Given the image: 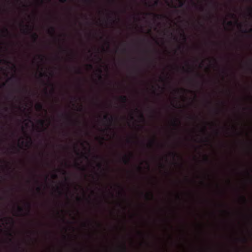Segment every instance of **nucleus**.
<instances>
[{"label":"nucleus","mask_w":252,"mask_h":252,"mask_svg":"<svg viewBox=\"0 0 252 252\" xmlns=\"http://www.w3.org/2000/svg\"><path fill=\"white\" fill-rule=\"evenodd\" d=\"M189 72H193V70L192 69H191L190 68H189Z\"/></svg>","instance_id":"53"},{"label":"nucleus","mask_w":252,"mask_h":252,"mask_svg":"<svg viewBox=\"0 0 252 252\" xmlns=\"http://www.w3.org/2000/svg\"><path fill=\"white\" fill-rule=\"evenodd\" d=\"M181 48V46H179L178 47V49H180Z\"/></svg>","instance_id":"64"},{"label":"nucleus","mask_w":252,"mask_h":252,"mask_svg":"<svg viewBox=\"0 0 252 252\" xmlns=\"http://www.w3.org/2000/svg\"><path fill=\"white\" fill-rule=\"evenodd\" d=\"M97 167H98L99 168H101V167H102V165H101V163H98V164H97Z\"/></svg>","instance_id":"41"},{"label":"nucleus","mask_w":252,"mask_h":252,"mask_svg":"<svg viewBox=\"0 0 252 252\" xmlns=\"http://www.w3.org/2000/svg\"><path fill=\"white\" fill-rule=\"evenodd\" d=\"M203 130L204 132H205V131H206L205 127H204V128H203Z\"/></svg>","instance_id":"55"},{"label":"nucleus","mask_w":252,"mask_h":252,"mask_svg":"<svg viewBox=\"0 0 252 252\" xmlns=\"http://www.w3.org/2000/svg\"><path fill=\"white\" fill-rule=\"evenodd\" d=\"M38 124L41 126H42V127L44 126L45 125V121L43 120H39L38 121Z\"/></svg>","instance_id":"17"},{"label":"nucleus","mask_w":252,"mask_h":252,"mask_svg":"<svg viewBox=\"0 0 252 252\" xmlns=\"http://www.w3.org/2000/svg\"><path fill=\"white\" fill-rule=\"evenodd\" d=\"M16 79L18 80H19L20 79L16 75H13L11 78L9 79V80H12V79Z\"/></svg>","instance_id":"20"},{"label":"nucleus","mask_w":252,"mask_h":252,"mask_svg":"<svg viewBox=\"0 0 252 252\" xmlns=\"http://www.w3.org/2000/svg\"><path fill=\"white\" fill-rule=\"evenodd\" d=\"M138 168H139V170H141V167L140 166H139V167H138Z\"/></svg>","instance_id":"60"},{"label":"nucleus","mask_w":252,"mask_h":252,"mask_svg":"<svg viewBox=\"0 0 252 252\" xmlns=\"http://www.w3.org/2000/svg\"><path fill=\"white\" fill-rule=\"evenodd\" d=\"M158 1H157H157H156L155 2V5H158Z\"/></svg>","instance_id":"49"},{"label":"nucleus","mask_w":252,"mask_h":252,"mask_svg":"<svg viewBox=\"0 0 252 252\" xmlns=\"http://www.w3.org/2000/svg\"><path fill=\"white\" fill-rule=\"evenodd\" d=\"M2 32L6 34H9V32L8 29L6 28H5L4 30L2 31Z\"/></svg>","instance_id":"19"},{"label":"nucleus","mask_w":252,"mask_h":252,"mask_svg":"<svg viewBox=\"0 0 252 252\" xmlns=\"http://www.w3.org/2000/svg\"><path fill=\"white\" fill-rule=\"evenodd\" d=\"M181 36H182V37L183 38V40L185 41L187 40V37L184 33H182V34H181Z\"/></svg>","instance_id":"21"},{"label":"nucleus","mask_w":252,"mask_h":252,"mask_svg":"<svg viewBox=\"0 0 252 252\" xmlns=\"http://www.w3.org/2000/svg\"><path fill=\"white\" fill-rule=\"evenodd\" d=\"M87 66L90 69H92L93 68V65L91 64H87Z\"/></svg>","instance_id":"40"},{"label":"nucleus","mask_w":252,"mask_h":252,"mask_svg":"<svg viewBox=\"0 0 252 252\" xmlns=\"http://www.w3.org/2000/svg\"><path fill=\"white\" fill-rule=\"evenodd\" d=\"M50 85L52 87V91H51V93L53 94V93H54L55 92V89H54V84L53 83H50Z\"/></svg>","instance_id":"25"},{"label":"nucleus","mask_w":252,"mask_h":252,"mask_svg":"<svg viewBox=\"0 0 252 252\" xmlns=\"http://www.w3.org/2000/svg\"><path fill=\"white\" fill-rule=\"evenodd\" d=\"M193 4L194 6H197V5H196V4L194 2H193Z\"/></svg>","instance_id":"58"},{"label":"nucleus","mask_w":252,"mask_h":252,"mask_svg":"<svg viewBox=\"0 0 252 252\" xmlns=\"http://www.w3.org/2000/svg\"><path fill=\"white\" fill-rule=\"evenodd\" d=\"M76 73L79 74H81L82 72L81 69L79 68H76Z\"/></svg>","instance_id":"24"},{"label":"nucleus","mask_w":252,"mask_h":252,"mask_svg":"<svg viewBox=\"0 0 252 252\" xmlns=\"http://www.w3.org/2000/svg\"><path fill=\"white\" fill-rule=\"evenodd\" d=\"M57 177H58V176L56 174H54L52 175V178L53 179H56V178H57Z\"/></svg>","instance_id":"35"},{"label":"nucleus","mask_w":252,"mask_h":252,"mask_svg":"<svg viewBox=\"0 0 252 252\" xmlns=\"http://www.w3.org/2000/svg\"><path fill=\"white\" fill-rule=\"evenodd\" d=\"M62 116H64L65 117V118L66 119V120L69 122H72V120L70 118V117L67 115V114H62Z\"/></svg>","instance_id":"13"},{"label":"nucleus","mask_w":252,"mask_h":252,"mask_svg":"<svg viewBox=\"0 0 252 252\" xmlns=\"http://www.w3.org/2000/svg\"><path fill=\"white\" fill-rule=\"evenodd\" d=\"M98 76L99 79L101 80L102 76H101V74L102 73V70L101 69H98Z\"/></svg>","instance_id":"18"},{"label":"nucleus","mask_w":252,"mask_h":252,"mask_svg":"<svg viewBox=\"0 0 252 252\" xmlns=\"http://www.w3.org/2000/svg\"><path fill=\"white\" fill-rule=\"evenodd\" d=\"M244 241L246 242L247 241L246 239V238H244Z\"/></svg>","instance_id":"59"},{"label":"nucleus","mask_w":252,"mask_h":252,"mask_svg":"<svg viewBox=\"0 0 252 252\" xmlns=\"http://www.w3.org/2000/svg\"><path fill=\"white\" fill-rule=\"evenodd\" d=\"M23 27H25L26 28L22 30V33L25 34H27L32 33V27L29 25H21Z\"/></svg>","instance_id":"1"},{"label":"nucleus","mask_w":252,"mask_h":252,"mask_svg":"<svg viewBox=\"0 0 252 252\" xmlns=\"http://www.w3.org/2000/svg\"><path fill=\"white\" fill-rule=\"evenodd\" d=\"M36 190L39 192H40L41 191V188L40 187H37L36 188Z\"/></svg>","instance_id":"31"},{"label":"nucleus","mask_w":252,"mask_h":252,"mask_svg":"<svg viewBox=\"0 0 252 252\" xmlns=\"http://www.w3.org/2000/svg\"><path fill=\"white\" fill-rule=\"evenodd\" d=\"M181 90H182V91H186V90H185V89H183V88H182V89H181Z\"/></svg>","instance_id":"54"},{"label":"nucleus","mask_w":252,"mask_h":252,"mask_svg":"<svg viewBox=\"0 0 252 252\" xmlns=\"http://www.w3.org/2000/svg\"><path fill=\"white\" fill-rule=\"evenodd\" d=\"M8 235H9V236H10V237H11V236H12V233H11L9 232V233H8Z\"/></svg>","instance_id":"50"},{"label":"nucleus","mask_w":252,"mask_h":252,"mask_svg":"<svg viewBox=\"0 0 252 252\" xmlns=\"http://www.w3.org/2000/svg\"><path fill=\"white\" fill-rule=\"evenodd\" d=\"M131 119L132 120H133V117L131 116Z\"/></svg>","instance_id":"62"},{"label":"nucleus","mask_w":252,"mask_h":252,"mask_svg":"<svg viewBox=\"0 0 252 252\" xmlns=\"http://www.w3.org/2000/svg\"><path fill=\"white\" fill-rule=\"evenodd\" d=\"M75 166H76V167H77V168H78L80 170H81L82 171L85 170V168L84 167H80V164L77 162L75 163Z\"/></svg>","instance_id":"15"},{"label":"nucleus","mask_w":252,"mask_h":252,"mask_svg":"<svg viewBox=\"0 0 252 252\" xmlns=\"http://www.w3.org/2000/svg\"><path fill=\"white\" fill-rule=\"evenodd\" d=\"M101 140H104V137H101Z\"/></svg>","instance_id":"61"},{"label":"nucleus","mask_w":252,"mask_h":252,"mask_svg":"<svg viewBox=\"0 0 252 252\" xmlns=\"http://www.w3.org/2000/svg\"><path fill=\"white\" fill-rule=\"evenodd\" d=\"M171 34L172 35V36H173V39L176 40V41H177V37H176L175 36L173 35V33H171Z\"/></svg>","instance_id":"39"},{"label":"nucleus","mask_w":252,"mask_h":252,"mask_svg":"<svg viewBox=\"0 0 252 252\" xmlns=\"http://www.w3.org/2000/svg\"><path fill=\"white\" fill-rule=\"evenodd\" d=\"M147 14H148V15H153L156 19H161L162 18L164 17V16L163 15H161V14H154L153 13H147Z\"/></svg>","instance_id":"4"},{"label":"nucleus","mask_w":252,"mask_h":252,"mask_svg":"<svg viewBox=\"0 0 252 252\" xmlns=\"http://www.w3.org/2000/svg\"><path fill=\"white\" fill-rule=\"evenodd\" d=\"M62 3H65L67 1V0H59Z\"/></svg>","instance_id":"42"},{"label":"nucleus","mask_w":252,"mask_h":252,"mask_svg":"<svg viewBox=\"0 0 252 252\" xmlns=\"http://www.w3.org/2000/svg\"><path fill=\"white\" fill-rule=\"evenodd\" d=\"M85 3H91L92 2V0H83Z\"/></svg>","instance_id":"33"},{"label":"nucleus","mask_w":252,"mask_h":252,"mask_svg":"<svg viewBox=\"0 0 252 252\" xmlns=\"http://www.w3.org/2000/svg\"><path fill=\"white\" fill-rule=\"evenodd\" d=\"M62 171H63V175H66V172L65 170H63Z\"/></svg>","instance_id":"45"},{"label":"nucleus","mask_w":252,"mask_h":252,"mask_svg":"<svg viewBox=\"0 0 252 252\" xmlns=\"http://www.w3.org/2000/svg\"><path fill=\"white\" fill-rule=\"evenodd\" d=\"M127 142L128 143H130V140H129V139H128V140H127Z\"/></svg>","instance_id":"56"},{"label":"nucleus","mask_w":252,"mask_h":252,"mask_svg":"<svg viewBox=\"0 0 252 252\" xmlns=\"http://www.w3.org/2000/svg\"><path fill=\"white\" fill-rule=\"evenodd\" d=\"M133 156L132 153L130 154L129 156L125 155V156L123 158L122 160L124 164H128L130 162V157Z\"/></svg>","instance_id":"2"},{"label":"nucleus","mask_w":252,"mask_h":252,"mask_svg":"<svg viewBox=\"0 0 252 252\" xmlns=\"http://www.w3.org/2000/svg\"><path fill=\"white\" fill-rule=\"evenodd\" d=\"M82 156L86 159H88V157L86 156L85 154H83Z\"/></svg>","instance_id":"46"},{"label":"nucleus","mask_w":252,"mask_h":252,"mask_svg":"<svg viewBox=\"0 0 252 252\" xmlns=\"http://www.w3.org/2000/svg\"><path fill=\"white\" fill-rule=\"evenodd\" d=\"M63 51H64V52H66V50L63 49Z\"/></svg>","instance_id":"63"},{"label":"nucleus","mask_w":252,"mask_h":252,"mask_svg":"<svg viewBox=\"0 0 252 252\" xmlns=\"http://www.w3.org/2000/svg\"><path fill=\"white\" fill-rule=\"evenodd\" d=\"M156 137H154V139H153V140H151V141L149 142V144H148V147H149V148H153V146H154V144H155V142H156Z\"/></svg>","instance_id":"8"},{"label":"nucleus","mask_w":252,"mask_h":252,"mask_svg":"<svg viewBox=\"0 0 252 252\" xmlns=\"http://www.w3.org/2000/svg\"><path fill=\"white\" fill-rule=\"evenodd\" d=\"M241 198L243 200V201L245 203H246L247 202V199H246L245 196H242Z\"/></svg>","instance_id":"29"},{"label":"nucleus","mask_w":252,"mask_h":252,"mask_svg":"<svg viewBox=\"0 0 252 252\" xmlns=\"http://www.w3.org/2000/svg\"><path fill=\"white\" fill-rule=\"evenodd\" d=\"M32 38L34 42H36L38 38V34L35 32L32 33L31 35Z\"/></svg>","instance_id":"9"},{"label":"nucleus","mask_w":252,"mask_h":252,"mask_svg":"<svg viewBox=\"0 0 252 252\" xmlns=\"http://www.w3.org/2000/svg\"><path fill=\"white\" fill-rule=\"evenodd\" d=\"M227 25L229 26H232L233 25V22L231 21H228L227 23Z\"/></svg>","instance_id":"38"},{"label":"nucleus","mask_w":252,"mask_h":252,"mask_svg":"<svg viewBox=\"0 0 252 252\" xmlns=\"http://www.w3.org/2000/svg\"><path fill=\"white\" fill-rule=\"evenodd\" d=\"M108 19L110 21H111V22H112L113 23H114L115 22V20H114V19L113 18H112L111 17H109Z\"/></svg>","instance_id":"34"},{"label":"nucleus","mask_w":252,"mask_h":252,"mask_svg":"<svg viewBox=\"0 0 252 252\" xmlns=\"http://www.w3.org/2000/svg\"><path fill=\"white\" fill-rule=\"evenodd\" d=\"M76 154L78 155L79 154V152H77V151H76Z\"/></svg>","instance_id":"57"},{"label":"nucleus","mask_w":252,"mask_h":252,"mask_svg":"<svg viewBox=\"0 0 252 252\" xmlns=\"http://www.w3.org/2000/svg\"><path fill=\"white\" fill-rule=\"evenodd\" d=\"M121 251H123V252H126V250H127V248H126V245L125 244H124L121 247Z\"/></svg>","instance_id":"16"},{"label":"nucleus","mask_w":252,"mask_h":252,"mask_svg":"<svg viewBox=\"0 0 252 252\" xmlns=\"http://www.w3.org/2000/svg\"><path fill=\"white\" fill-rule=\"evenodd\" d=\"M179 7H182L184 4V1L183 0H179Z\"/></svg>","instance_id":"23"},{"label":"nucleus","mask_w":252,"mask_h":252,"mask_svg":"<svg viewBox=\"0 0 252 252\" xmlns=\"http://www.w3.org/2000/svg\"><path fill=\"white\" fill-rule=\"evenodd\" d=\"M26 207H27L28 213L29 214L30 212V210H31V204L29 202H26Z\"/></svg>","instance_id":"12"},{"label":"nucleus","mask_w":252,"mask_h":252,"mask_svg":"<svg viewBox=\"0 0 252 252\" xmlns=\"http://www.w3.org/2000/svg\"><path fill=\"white\" fill-rule=\"evenodd\" d=\"M180 121L178 119H175L172 122V125L175 127H178L180 125Z\"/></svg>","instance_id":"6"},{"label":"nucleus","mask_w":252,"mask_h":252,"mask_svg":"<svg viewBox=\"0 0 252 252\" xmlns=\"http://www.w3.org/2000/svg\"><path fill=\"white\" fill-rule=\"evenodd\" d=\"M48 32L49 33L54 35L55 33V28L54 27H51Z\"/></svg>","instance_id":"10"},{"label":"nucleus","mask_w":252,"mask_h":252,"mask_svg":"<svg viewBox=\"0 0 252 252\" xmlns=\"http://www.w3.org/2000/svg\"><path fill=\"white\" fill-rule=\"evenodd\" d=\"M35 108L37 111H40L43 109V105L40 103H38L35 105Z\"/></svg>","instance_id":"7"},{"label":"nucleus","mask_w":252,"mask_h":252,"mask_svg":"<svg viewBox=\"0 0 252 252\" xmlns=\"http://www.w3.org/2000/svg\"><path fill=\"white\" fill-rule=\"evenodd\" d=\"M120 101L125 104L127 101V97L126 95H121L119 97Z\"/></svg>","instance_id":"5"},{"label":"nucleus","mask_w":252,"mask_h":252,"mask_svg":"<svg viewBox=\"0 0 252 252\" xmlns=\"http://www.w3.org/2000/svg\"><path fill=\"white\" fill-rule=\"evenodd\" d=\"M28 138H29V143L30 144H32V138H31L30 137H29V136L28 137Z\"/></svg>","instance_id":"37"},{"label":"nucleus","mask_w":252,"mask_h":252,"mask_svg":"<svg viewBox=\"0 0 252 252\" xmlns=\"http://www.w3.org/2000/svg\"><path fill=\"white\" fill-rule=\"evenodd\" d=\"M252 32V29H250L249 31H247L246 30H245L243 31V32L244 33L251 32Z\"/></svg>","instance_id":"30"},{"label":"nucleus","mask_w":252,"mask_h":252,"mask_svg":"<svg viewBox=\"0 0 252 252\" xmlns=\"http://www.w3.org/2000/svg\"><path fill=\"white\" fill-rule=\"evenodd\" d=\"M171 155L173 157H175L176 156H179L176 153H175V152H172V153H171Z\"/></svg>","instance_id":"32"},{"label":"nucleus","mask_w":252,"mask_h":252,"mask_svg":"<svg viewBox=\"0 0 252 252\" xmlns=\"http://www.w3.org/2000/svg\"><path fill=\"white\" fill-rule=\"evenodd\" d=\"M140 117L142 120L144 119V116H143V114L141 112L140 113Z\"/></svg>","instance_id":"36"},{"label":"nucleus","mask_w":252,"mask_h":252,"mask_svg":"<svg viewBox=\"0 0 252 252\" xmlns=\"http://www.w3.org/2000/svg\"><path fill=\"white\" fill-rule=\"evenodd\" d=\"M57 190H58V191L59 193H61V190H60V189L59 187H57Z\"/></svg>","instance_id":"47"},{"label":"nucleus","mask_w":252,"mask_h":252,"mask_svg":"<svg viewBox=\"0 0 252 252\" xmlns=\"http://www.w3.org/2000/svg\"><path fill=\"white\" fill-rule=\"evenodd\" d=\"M122 51L123 53H125L126 52V49H123Z\"/></svg>","instance_id":"48"},{"label":"nucleus","mask_w":252,"mask_h":252,"mask_svg":"<svg viewBox=\"0 0 252 252\" xmlns=\"http://www.w3.org/2000/svg\"><path fill=\"white\" fill-rule=\"evenodd\" d=\"M145 196V197L146 198V199H149V196H150L151 198L152 199L154 198V195H153V193L151 192L146 193V194Z\"/></svg>","instance_id":"11"},{"label":"nucleus","mask_w":252,"mask_h":252,"mask_svg":"<svg viewBox=\"0 0 252 252\" xmlns=\"http://www.w3.org/2000/svg\"><path fill=\"white\" fill-rule=\"evenodd\" d=\"M238 26H239L240 28H241V27H242V24H238Z\"/></svg>","instance_id":"51"},{"label":"nucleus","mask_w":252,"mask_h":252,"mask_svg":"<svg viewBox=\"0 0 252 252\" xmlns=\"http://www.w3.org/2000/svg\"><path fill=\"white\" fill-rule=\"evenodd\" d=\"M4 110H5V111H8V108L7 107H5L4 108Z\"/></svg>","instance_id":"52"},{"label":"nucleus","mask_w":252,"mask_h":252,"mask_svg":"<svg viewBox=\"0 0 252 252\" xmlns=\"http://www.w3.org/2000/svg\"><path fill=\"white\" fill-rule=\"evenodd\" d=\"M248 10H249L250 16L252 17V8L251 7H249L248 9Z\"/></svg>","instance_id":"26"},{"label":"nucleus","mask_w":252,"mask_h":252,"mask_svg":"<svg viewBox=\"0 0 252 252\" xmlns=\"http://www.w3.org/2000/svg\"><path fill=\"white\" fill-rule=\"evenodd\" d=\"M17 211L19 213H23V211H24L23 208L22 207L19 206V205H17Z\"/></svg>","instance_id":"14"},{"label":"nucleus","mask_w":252,"mask_h":252,"mask_svg":"<svg viewBox=\"0 0 252 252\" xmlns=\"http://www.w3.org/2000/svg\"><path fill=\"white\" fill-rule=\"evenodd\" d=\"M38 59H39L41 61H43L44 57L43 55H38Z\"/></svg>","instance_id":"27"},{"label":"nucleus","mask_w":252,"mask_h":252,"mask_svg":"<svg viewBox=\"0 0 252 252\" xmlns=\"http://www.w3.org/2000/svg\"><path fill=\"white\" fill-rule=\"evenodd\" d=\"M39 76L40 77H47V74L46 73H43V72H40V74H39Z\"/></svg>","instance_id":"22"},{"label":"nucleus","mask_w":252,"mask_h":252,"mask_svg":"<svg viewBox=\"0 0 252 252\" xmlns=\"http://www.w3.org/2000/svg\"><path fill=\"white\" fill-rule=\"evenodd\" d=\"M94 158L97 159L100 158V157H99L98 156H94Z\"/></svg>","instance_id":"43"},{"label":"nucleus","mask_w":252,"mask_h":252,"mask_svg":"<svg viewBox=\"0 0 252 252\" xmlns=\"http://www.w3.org/2000/svg\"><path fill=\"white\" fill-rule=\"evenodd\" d=\"M199 10L201 11H203L204 10V8L202 6L199 7Z\"/></svg>","instance_id":"44"},{"label":"nucleus","mask_w":252,"mask_h":252,"mask_svg":"<svg viewBox=\"0 0 252 252\" xmlns=\"http://www.w3.org/2000/svg\"><path fill=\"white\" fill-rule=\"evenodd\" d=\"M103 119L108 121L109 123L112 124L114 120H116V118L113 117L112 115H110V116H108V115H105L103 117Z\"/></svg>","instance_id":"3"},{"label":"nucleus","mask_w":252,"mask_h":252,"mask_svg":"<svg viewBox=\"0 0 252 252\" xmlns=\"http://www.w3.org/2000/svg\"><path fill=\"white\" fill-rule=\"evenodd\" d=\"M204 160L206 161V162H208L209 161V158L206 155H205L204 157Z\"/></svg>","instance_id":"28"}]
</instances>
